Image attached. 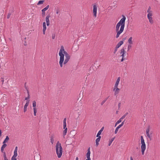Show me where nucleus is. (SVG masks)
Returning <instances> with one entry per match:
<instances>
[{
    "label": "nucleus",
    "mask_w": 160,
    "mask_h": 160,
    "mask_svg": "<svg viewBox=\"0 0 160 160\" xmlns=\"http://www.w3.org/2000/svg\"><path fill=\"white\" fill-rule=\"evenodd\" d=\"M126 117L123 115L121 118V119H123Z\"/></svg>",
    "instance_id": "nucleus-46"
},
{
    "label": "nucleus",
    "mask_w": 160,
    "mask_h": 160,
    "mask_svg": "<svg viewBox=\"0 0 160 160\" xmlns=\"http://www.w3.org/2000/svg\"><path fill=\"white\" fill-rule=\"evenodd\" d=\"M122 120V119H121V118H120L118 120L116 124H119V123H120V122H121Z\"/></svg>",
    "instance_id": "nucleus-35"
},
{
    "label": "nucleus",
    "mask_w": 160,
    "mask_h": 160,
    "mask_svg": "<svg viewBox=\"0 0 160 160\" xmlns=\"http://www.w3.org/2000/svg\"><path fill=\"white\" fill-rule=\"evenodd\" d=\"M120 80V77H118L117 80L116 82L115 83L114 87H115L116 88L117 87H118V86L119 84Z\"/></svg>",
    "instance_id": "nucleus-11"
},
{
    "label": "nucleus",
    "mask_w": 160,
    "mask_h": 160,
    "mask_svg": "<svg viewBox=\"0 0 160 160\" xmlns=\"http://www.w3.org/2000/svg\"><path fill=\"white\" fill-rule=\"evenodd\" d=\"M130 160H133V158H132V157H131L130 158Z\"/></svg>",
    "instance_id": "nucleus-57"
},
{
    "label": "nucleus",
    "mask_w": 160,
    "mask_h": 160,
    "mask_svg": "<svg viewBox=\"0 0 160 160\" xmlns=\"http://www.w3.org/2000/svg\"><path fill=\"white\" fill-rule=\"evenodd\" d=\"M141 143L142 144L145 143L144 142V140L143 139V137L142 136H141Z\"/></svg>",
    "instance_id": "nucleus-23"
},
{
    "label": "nucleus",
    "mask_w": 160,
    "mask_h": 160,
    "mask_svg": "<svg viewBox=\"0 0 160 160\" xmlns=\"http://www.w3.org/2000/svg\"><path fill=\"white\" fill-rule=\"evenodd\" d=\"M66 118H65L64 119L63 121V128H67V124H66Z\"/></svg>",
    "instance_id": "nucleus-16"
},
{
    "label": "nucleus",
    "mask_w": 160,
    "mask_h": 160,
    "mask_svg": "<svg viewBox=\"0 0 160 160\" xmlns=\"http://www.w3.org/2000/svg\"><path fill=\"white\" fill-rule=\"evenodd\" d=\"M42 14L43 17L44 16L45 14V11H43L42 10Z\"/></svg>",
    "instance_id": "nucleus-36"
},
{
    "label": "nucleus",
    "mask_w": 160,
    "mask_h": 160,
    "mask_svg": "<svg viewBox=\"0 0 160 160\" xmlns=\"http://www.w3.org/2000/svg\"><path fill=\"white\" fill-rule=\"evenodd\" d=\"M32 106L33 107V108H36V102L35 101H33V102H32Z\"/></svg>",
    "instance_id": "nucleus-25"
},
{
    "label": "nucleus",
    "mask_w": 160,
    "mask_h": 160,
    "mask_svg": "<svg viewBox=\"0 0 160 160\" xmlns=\"http://www.w3.org/2000/svg\"><path fill=\"white\" fill-rule=\"evenodd\" d=\"M29 98V96H28V97L26 98H25V100H27Z\"/></svg>",
    "instance_id": "nucleus-50"
},
{
    "label": "nucleus",
    "mask_w": 160,
    "mask_h": 160,
    "mask_svg": "<svg viewBox=\"0 0 160 160\" xmlns=\"http://www.w3.org/2000/svg\"><path fill=\"white\" fill-rule=\"evenodd\" d=\"M9 139V138L8 136H7L5 139L4 140V141L3 142V143H6L7 142L8 140Z\"/></svg>",
    "instance_id": "nucleus-22"
},
{
    "label": "nucleus",
    "mask_w": 160,
    "mask_h": 160,
    "mask_svg": "<svg viewBox=\"0 0 160 160\" xmlns=\"http://www.w3.org/2000/svg\"><path fill=\"white\" fill-rule=\"evenodd\" d=\"M150 131V128L149 127H148L146 129V132H149Z\"/></svg>",
    "instance_id": "nucleus-37"
},
{
    "label": "nucleus",
    "mask_w": 160,
    "mask_h": 160,
    "mask_svg": "<svg viewBox=\"0 0 160 160\" xmlns=\"http://www.w3.org/2000/svg\"><path fill=\"white\" fill-rule=\"evenodd\" d=\"M146 134H147V137L148 138H149V139H151V136H150V135L149 133V132L146 133Z\"/></svg>",
    "instance_id": "nucleus-33"
},
{
    "label": "nucleus",
    "mask_w": 160,
    "mask_h": 160,
    "mask_svg": "<svg viewBox=\"0 0 160 160\" xmlns=\"http://www.w3.org/2000/svg\"><path fill=\"white\" fill-rule=\"evenodd\" d=\"M1 81L2 82V84H3L4 81V78H1Z\"/></svg>",
    "instance_id": "nucleus-38"
},
{
    "label": "nucleus",
    "mask_w": 160,
    "mask_h": 160,
    "mask_svg": "<svg viewBox=\"0 0 160 160\" xmlns=\"http://www.w3.org/2000/svg\"><path fill=\"white\" fill-rule=\"evenodd\" d=\"M148 14L147 15V17H152V12L148 13Z\"/></svg>",
    "instance_id": "nucleus-29"
},
{
    "label": "nucleus",
    "mask_w": 160,
    "mask_h": 160,
    "mask_svg": "<svg viewBox=\"0 0 160 160\" xmlns=\"http://www.w3.org/2000/svg\"><path fill=\"white\" fill-rule=\"evenodd\" d=\"M131 47H132V46H131V45L129 44L128 46V49H129L130 48H131Z\"/></svg>",
    "instance_id": "nucleus-43"
},
{
    "label": "nucleus",
    "mask_w": 160,
    "mask_h": 160,
    "mask_svg": "<svg viewBox=\"0 0 160 160\" xmlns=\"http://www.w3.org/2000/svg\"><path fill=\"white\" fill-rule=\"evenodd\" d=\"M146 147L145 143L142 144L141 146V148L142 153V155H143L144 154V151L146 149Z\"/></svg>",
    "instance_id": "nucleus-7"
},
{
    "label": "nucleus",
    "mask_w": 160,
    "mask_h": 160,
    "mask_svg": "<svg viewBox=\"0 0 160 160\" xmlns=\"http://www.w3.org/2000/svg\"><path fill=\"white\" fill-rule=\"evenodd\" d=\"M132 39V37H130L129 39H128V42L129 44L131 45L133 44Z\"/></svg>",
    "instance_id": "nucleus-18"
},
{
    "label": "nucleus",
    "mask_w": 160,
    "mask_h": 160,
    "mask_svg": "<svg viewBox=\"0 0 160 160\" xmlns=\"http://www.w3.org/2000/svg\"><path fill=\"white\" fill-rule=\"evenodd\" d=\"M128 114V112H126L124 115L126 117Z\"/></svg>",
    "instance_id": "nucleus-53"
},
{
    "label": "nucleus",
    "mask_w": 160,
    "mask_h": 160,
    "mask_svg": "<svg viewBox=\"0 0 160 160\" xmlns=\"http://www.w3.org/2000/svg\"><path fill=\"white\" fill-rule=\"evenodd\" d=\"M60 12V11L59 10V9H57L56 10V13L57 14H58Z\"/></svg>",
    "instance_id": "nucleus-41"
},
{
    "label": "nucleus",
    "mask_w": 160,
    "mask_h": 160,
    "mask_svg": "<svg viewBox=\"0 0 160 160\" xmlns=\"http://www.w3.org/2000/svg\"><path fill=\"white\" fill-rule=\"evenodd\" d=\"M43 29H46V24L45 22H44L42 23Z\"/></svg>",
    "instance_id": "nucleus-27"
},
{
    "label": "nucleus",
    "mask_w": 160,
    "mask_h": 160,
    "mask_svg": "<svg viewBox=\"0 0 160 160\" xmlns=\"http://www.w3.org/2000/svg\"><path fill=\"white\" fill-rule=\"evenodd\" d=\"M17 151H18V147H16L15 148L14 152V155L12 158V160H17L16 157L17 156Z\"/></svg>",
    "instance_id": "nucleus-4"
},
{
    "label": "nucleus",
    "mask_w": 160,
    "mask_h": 160,
    "mask_svg": "<svg viewBox=\"0 0 160 160\" xmlns=\"http://www.w3.org/2000/svg\"><path fill=\"white\" fill-rule=\"evenodd\" d=\"M97 7L96 5H94L93 6V16L95 17H96L97 13Z\"/></svg>",
    "instance_id": "nucleus-5"
},
{
    "label": "nucleus",
    "mask_w": 160,
    "mask_h": 160,
    "mask_svg": "<svg viewBox=\"0 0 160 160\" xmlns=\"http://www.w3.org/2000/svg\"><path fill=\"white\" fill-rule=\"evenodd\" d=\"M123 43V42L122 41L119 42L116 45L117 48H119Z\"/></svg>",
    "instance_id": "nucleus-15"
},
{
    "label": "nucleus",
    "mask_w": 160,
    "mask_h": 160,
    "mask_svg": "<svg viewBox=\"0 0 160 160\" xmlns=\"http://www.w3.org/2000/svg\"><path fill=\"white\" fill-rule=\"evenodd\" d=\"M49 8V5H48L46 7H45L42 10L43 11H45L47 10Z\"/></svg>",
    "instance_id": "nucleus-28"
},
{
    "label": "nucleus",
    "mask_w": 160,
    "mask_h": 160,
    "mask_svg": "<svg viewBox=\"0 0 160 160\" xmlns=\"http://www.w3.org/2000/svg\"><path fill=\"white\" fill-rule=\"evenodd\" d=\"M121 56L122 57V58H124V54H123V55H121Z\"/></svg>",
    "instance_id": "nucleus-54"
},
{
    "label": "nucleus",
    "mask_w": 160,
    "mask_h": 160,
    "mask_svg": "<svg viewBox=\"0 0 160 160\" xmlns=\"http://www.w3.org/2000/svg\"><path fill=\"white\" fill-rule=\"evenodd\" d=\"M33 111H34V114L35 116H36V113H37V108H33Z\"/></svg>",
    "instance_id": "nucleus-30"
},
{
    "label": "nucleus",
    "mask_w": 160,
    "mask_h": 160,
    "mask_svg": "<svg viewBox=\"0 0 160 160\" xmlns=\"http://www.w3.org/2000/svg\"><path fill=\"white\" fill-rule=\"evenodd\" d=\"M104 129V127H102L101 129L98 131L97 135V137H98L101 135L102 132L103 131Z\"/></svg>",
    "instance_id": "nucleus-17"
},
{
    "label": "nucleus",
    "mask_w": 160,
    "mask_h": 160,
    "mask_svg": "<svg viewBox=\"0 0 160 160\" xmlns=\"http://www.w3.org/2000/svg\"><path fill=\"white\" fill-rule=\"evenodd\" d=\"M46 29H43L42 31H43V33L44 34H45V31Z\"/></svg>",
    "instance_id": "nucleus-44"
},
{
    "label": "nucleus",
    "mask_w": 160,
    "mask_h": 160,
    "mask_svg": "<svg viewBox=\"0 0 160 160\" xmlns=\"http://www.w3.org/2000/svg\"><path fill=\"white\" fill-rule=\"evenodd\" d=\"M10 16H11L10 13L8 14V15L7 16V18L8 19L10 18Z\"/></svg>",
    "instance_id": "nucleus-42"
},
{
    "label": "nucleus",
    "mask_w": 160,
    "mask_h": 160,
    "mask_svg": "<svg viewBox=\"0 0 160 160\" xmlns=\"http://www.w3.org/2000/svg\"><path fill=\"white\" fill-rule=\"evenodd\" d=\"M54 138H55L54 134H51V135L50 137V142H51V143L52 144H53V142H54Z\"/></svg>",
    "instance_id": "nucleus-9"
},
{
    "label": "nucleus",
    "mask_w": 160,
    "mask_h": 160,
    "mask_svg": "<svg viewBox=\"0 0 160 160\" xmlns=\"http://www.w3.org/2000/svg\"><path fill=\"white\" fill-rule=\"evenodd\" d=\"M124 121L123 122H122V123L120 124L119 125L120 127H122L123 125V124H124Z\"/></svg>",
    "instance_id": "nucleus-39"
},
{
    "label": "nucleus",
    "mask_w": 160,
    "mask_h": 160,
    "mask_svg": "<svg viewBox=\"0 0 160 160\" xmlns=\"http://www.w3.org/2000/svg\"><path fill=\"white\" fill-rule=\"evenodd\" d=\"M50 17V16L48 15L46 18V21L47 23V25L48 26L50 25V21L49 20V18Z\"/></svg>",
    "instance_id": "nucleus-12"
},
{
    "label": "nucleus",
    "mask_w": 160,
    "mask_h": 160,
    "mask_svg": "<svg viewBox=\"0 0 160 160\" xmlns=\"http://www.w3.org/2000/svg\"><path fill=\"white\" fill-rule=\"evenodd\" d=\"M29 100H27V101L26 103L25 104V105L24 106V110H23L24 112H25L27 111V108L29 105Z\"/></svg>",
    "instance_id": "nucleus-10"
},
{
    "label": "nucleus",
    "mask_w": 160,
    "mask_h": 160,
    "mask_svg": "<svg viewBox=\"0 0 160 160\" xmlns=\"http://www.w3.org/2000/svg\"><path fill=\"white\" fill-rule=\"evenodd\" d=\"M63 129L64 130L62 132V135L63 136V137L64 138L65 136L66 135L67 133L68 132V128H64Z\"/></svg>",
    "instance_id": "nucleus-13"
},
{
    "label": "nucleus",
    "mask_w": 160,
    "mask_h": 160,
    "mask_svg": "<svg viewBox=\"0 0 160 160\" xmlns=\"http://www.w3.org/2000/svg\"><path fill=\"white\" fill-rule=\"evenodd\" d=\"M147 12L148 13L152 12V11L151 10V8L150 6L149 7Z\"/></svg>",
    "instance_id": "nucleus-31"
},
{
    "label": "nucleus",
    "mask_w": 160,
    "mask_h": 160,
    "mask_svg": "<svg viewBox=\"0 0 160 160\" xmlns=\"http://www.w3.org/2000/svg\"><path fill=\"white\" fill-rule=\"evenodd\" d=\"M55 150L58 158H60L62 155V148L61 143L59 141L57 142L55 146Z\"/></svg>",
    "instance_id": "nucleus-3"
},
{
    "label": "nucleus",
    "mask_w": 160,
    "mask_h": 160,
    "mask_svg": "<svg viewBox=\"0 0 160 160\" xmlns=\"http://www.w3.org/2000/svg\"><path fill=\"white\" fill-rule=\"evenodd\" d=\"M121 127H120L119 126V125L117 128H116L115 129V134H116L118 131V129H119V128H120Z\"/></svg>",
    "instance_id": "nucleus-24"
},
{
    "label": "nucleus",
    "mask_w": 160,
    "mask_h": 160,
    "mask_svg": "<svg viewBox=\"0 0 160 160\" xmlns=\"http://www.w3.org/2000/svg\"><path fill=\"white\" fill-rule=\"evenodd\" d=\"M108 98H105L101 103V105H103L104 103L106 102V101H107V100Z\"/></svg>",
    "instance_id": "nucleus-32"
},
{
    "label": "nucleus",
    "mask_w": 160,
    "mask_h": 160,
    "mask_svg": "<svg viewBox=\"0 0 160 160\" xmlns=\"http://www.w3.org/2000/svg\"><path fill=\"white\" fill-rule=\"evenodd\" d=\"M120 54L121 55H123V54H124L126 52L124 50V48H122L120 51Z\"/></svg>",
    "instance_id": "nucleus-21"
},
{
    "label": "nucleus",
    "mask_w": 160,
    "mask_h": 160,
    "mask_svg": "<svg viewBox=\"0 0 160 160\" xmlns=\"http://www.w3.org/2000/svg\"><path fill=\"white\" fill-rule=\"evenodd\" d=\"M59 54L60 56L59 62L60 65L61 67H62V63L64 62V64L67 63L70 58V56L64 50L63 46L61 47Z\"/></svg>",
    "instance_id": "nucleus-1"
},
{
    "label": "nucleus",
    "mask_w": 160,
    "mask_h": 160,
    "mask_svg": "<svg viewBox=\"0 0 160 160\" xmlns=\"http://www.w3.org/2000/svg\"><path fill=\"white\" fill-rule=\"evenodd\" d=\"M2 135V130H0V137Z\"/></svg>",
    "instance_id": "nucleus-51"
},
{
    "label": "nucleus",
    "mask_w": 160,
    "mask_h": 160,
    "mask_svg": "<svg viewBox=\"0 0 160 160\" xmlns=\"http://www.w3.org/2000/svg\"><path fill=\"white\" fill-rule=\"evenodd\" d=\"M115 139V137L112 138L111 139L109 140V142L108 143V146H110L112 144V142L114 141V139Z\"/></svg>",
    "instance_id": "nucleus-20"
},
{
    "label": "nucleus",
    "mask_w": 160,
    "mask_h": 160,
    "mask_svg": "<svg viewBox=\"0 0 160 160\" xmlns=\"http://www.w3.org/2000/svg\"><path fill=\"white\" fill-rule=\"evenodd\" d=\"M98 137V138H97L96 140V146H98L99 144V142L100 141L101 138V136H99Z\"/></svg>",
    "instance_id": "nucleus-14"
},
{
    "label": "nucleus",
    "mask_w": 160,
    "mask_h": 160,
    "mask_svg": "<svg viewBox=\"0 0 160 160\" xmlns=\"http://www.w3.org/2000/svg\"><path fill=\"white\" fill-rule=\"evenodd\" d=\"M148 18L149 20V22L151 24H152L153 23V21L152 20V17H148Z\"/></svg>",
    "instance_id": "nucleus-19"
},
{
    "label": "nucleus",
    "mask_w": 160,
    "mask_h": 160,
    "mask_svg": "<svg viewBox=\"0 0 160 160\" xmlns=\"http://www.w3.org/2000/svg\"><path fill=\"white\" fill-rule=\"evenodd\" d=\"M90 149V147H89L88 149V152L86 154L87 158V159L88 160H91V158H90V155L91 153Z\"/></svg>",
    "instance_id": "nucleus-8"
},
{
    "label": "nucleus",
    "mask_w": 160,
    "mask_h": 160,
    "mask_svg": "<svg viewBox=\"0 0 160 160\" xmlns=\"http://www.w3.org/2000/svg\"><path fill=\"white\" fill-rule=\"evenodd\" d=\"M52 39H54L55 38V35L54 34H52Z\"/></svg>",
    "instance_id": "nucleus-45"
},
{
    "label": "nucleus",
    "mask_w": 160,
    "mask_h": 160,
    "mask_svg": "<svg viewBox=\"0 0 160 160\" xmlns=\"http://www.w3.org/2000/svg\"><path fill=\"white\" fill-rule=\"evenodd\" d=\"M125 58H122V59L121 60V61L122 62L124 60H125Z\"/></svg>",
    "instance_id": "nucleus-49"
},
{
    "label": "nucleus",
    "mask_w": 160,
    "mask_h": 160,
    "mask_svg": "<svg viewBox=\"0 0 160 160\" xmlns=\"http://www.w3.org/2000/svg\"><path fill=\"white\" fill-rule=\"evenodd\" d=\"M44 2V0H40L37 3V5H39L40 4H42Z\"/></svg>",
    "instance_id": "nucleus-26"
},
{
    "label": "nucleus",
    "mask_w": 160,
    "mask_h": 160,
    "mask_svg": "<svg viewBox=\"0 0 160 160\" xmlns=\"http://www.w3.org/2000/svg\"><path fill=\"white\" fill-rule=\"evenodd\" d=\"M120 90V89L118 88V87H117L116 88L115 87H114L113 90L114 92V95L116 96L118 94Z\"/></svg>",
    "instance_id": "nucleus-6"
},
{
    "label": "nucleus",
    "mask_w": 160,
    "mask_h": 160,
    "mask_svg": "<svg viewBox=\"0 0 160 160\" xmlns=\"http://www.w3.org/2000/svg\"><path fill=\"white\" fill-rule=\"evenodd\" d=\"M4 160H8V159L6 157V155H4Z\"/></svg>",
    "instance_id": "nucleus-48"
},
{
    "label": "nucleus",
    "mask_w": 160,
    "mask_h": 160,
    "mask_svg": "<svg viewBox=\"0 0 160 160\" xmlns=\"http://www.w3.org/2000/svg\"><path fill=\"white\" fill-rule=\"evenodd\" d=\"M128 114V112H126L124 115L126 117Z\"/></svg>",
    "instance_id": "nucleus-52"
},
{
    "label": "nucleus",
    "mask_w": 160,
    "mask_h": 160,
    "mask_svg": "<svg viewBox=\"0 0 160 160\" xmlns=\"http://www.w3.org/2000/svg\"><path fill=\"white\" fill-rule=\"evenodd\" d=\"M4 148H3L1 147V151L2 152H3L4 150Z\"/></svg>",
    "instance_id": "nucleus-47"
},
{
    "label": "nucleus",
    "mask_w": 160,
    "mask_h": 160,
    "mask_svg": "<svg viewBox=\"0 0 160 160\" xmlns=\"http://www.w3.org/2000/svg\"><path fill=\"white\" fill-rule=\"evenodd\" d=\"M3 144L2 146V147L3 148H5L7 146V145L5 143H3Z\"/></svg>",
    "instance_id": "nucleus-34"
},
{
    "label": "nucleus",
    "mask_w": 160,
    "mask_h": 160,
    "mask_svg": "<svg viewBox=\"0 0 160 160\" xmlns=\"http://www.w3.org/2000/svg\"><path fill=\"white\" fill-rule=\"evenodd\" d=\"M120 105H121V103H119L118 104V107H120Z\"/></svg>",
    "instance_id": "nucleus-55"
},
{
    "label": "nucleus",
    "mask_w": 160,
    "mask_h": 160,
    "mask_svg": "<svg viewBox=\"0 0 160 160\" xmlns=\"http://www.w3.org/2000/svg\"><path fill=\"white\" fill-rule=\"evenodd\" d=\"M86 160H88V159H86Z\"/></svg>",
    "instance_id": "nucleus-59"
},
{
    "label": "nucleus",
    "mask_w": 160,
    "mask_h": 160,
    "mask_svg": "<svg viewBox=\"0 0 160 160\" xmlns=\"http://www.w3.org/2000/svg\"><path fill=\"white\" fill-rule=\"evenodd\" d=\"M118 48H117V47H116L115 49H114V53H115L117 51Z\"/></svg>",
    "instance_id": "nucleus-40"
},
{
    "label": "nucleus",
    "mask_w": 160,
    "mask_h": 160,
    "mask_svg": "<svg viewBox=\"0 0 160 160\" xmlns=\"http://www.w3.org/2000/svg\"><path fill=\"white\" fill-rule=\"evenodd\" d=\"M122 18L117 23L116 27V31L117 32L116 38H118L120 34L122 33L124 30L125 25L126 18L123 15H122Z\"/></svg>",
    "instance_id": "nucleus-2"
},
{
    "label": "nucleus",
    "mask_w": 160,
    "mask_h": 160,
    "mask_svg": "<svg viewBox=\"0 0 160 160\" xmlns=\"http://www.w3.org/2000/svg\"><path fill=\"white\" fill-rule=\"evenodd\" d=\"M76 160H78V157H77L76 158Z\"/></svg>",
    "instance_id": "nucleus-56"
},
{
    "label": "nucleus",
    "mask_w": 160,
    "mask_h": 160,
    "mask_svg": "<svg viewBox=\"0 0 160 160\" xmlns=\"http://www.w3.org/2000/svg\"><path fill=\"white\" fill-rule=\"evenodd\" d=\"M118 124H116V123H115V127L116 126V125Z\"/></svg>",
    "instance_id": "nucleus-58"
}]
</instances>
